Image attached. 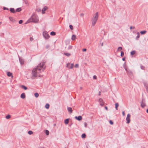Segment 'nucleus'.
Masks as SVG:
<instances>
[{"label": "nucleus", "mask_w": 148, "mask_h": 148, "mask_svg": "<svg viewBox=\"0 0 148 148\" xmlns=\"http://www.w3.org/2000/svg\"><path fill=\"white\" fill-rule=\"evenodd\" d=\"M45 62H41L36 67L34 68L32 70V79H34L37 76L39 77H42V75L40 74L41 71H43L45 69L46 66H44Z\"/></svg>", "instance_id": "f257e3e1"}, {"label": "nucleus", "mask_w": 148, "mask_h": 148, "mask_svg": "<svg viewBox=\"0 0 148 148\" xmlns=\"http://www.w3.org/2000/svg\"><path fill=\"white\" fill-rule=\"evenodd\" d=\"M99 17V14L98 12H96L95 14L93 15V17L92 19V26H94L97 20H98Z\"/></svg>", "instance_id": "f03ea898"}, {"label": "nucleus", "mask_w": 148, "mask_h": 148, "mask_svg": "<svg viewBox=\"0 0 148 148\" xmlns=\"http://www.w3.org/2000/svg\"><path fill=\"white\" fill-rule=\"evenodd\" d=\"M29 22L37 23L38 21V16L35 14H33L29 20Z\"/></svg>", "instance_id": "7ed1b4c3"}, {"label": "nucleus", "mask_w": 148, "mask_h": 148, "mask_svg": "<svg viewBox=\"0 0 148 148\" xmlns=\"http://www.w3.org/2000/svg\"><path fill=\"white\" fill-rule=\"evenodd\" d=\"M42 34L46 40L48 39L50 37L49 35L47 34V33L46 31H44Z\"/></svg>", "instance_id": "20e7f679"}, {"label": "nucleus", "mask_w": 148, "mask_h": 148, "mask_svg": "<svg viewBox=\"0 0 148 148\" xmlns=\"http://www.w3.org/2000/svg\"><path fill=\"white\" fill-rule=\"evenodd\" d=\"M126 72L128 75L130 77L132 76L133 75V73L132 71L129 69H127L126 71Z\"/></svg>", "instance_id": "39448f33"}, {"label": "nucleus", "mask_w": 148, "mask_h": 148, "mask_svg": "<svg viewBox=\"0 0 148 148\" xmlns=\"http://www.w3.org/2000/svg\"><path fill=\"white\" fill-rule=\"evenodd\" d=\"M74 66V64L73 63L70 64L68 63L66 64V67L69 69H72Z\"/></svg>", "instance_id": "423d86ee"}, {"label": "nucleus", "mask_w": 148, "mask_h": 148, "mask_svg": "<svg viewBox=\"0 0 148 148\" xmlns=\"http://www.w3.org/2000/svg\"><path fill=\"white\" fill-rule=\"evenodd\" d=\"M130 115L129 114H128L127 115V116L126 118V120L127 121V123H129L130 121Z\"/></svg>", "instance_id": "0eeeda50"}, {"label": "nucleus", "mask_w": 148, "mask_h": 148, "mask_svg": "<svg viewBox=\"0 0 148 148\" xmlns=\"http://www.w3.org/2000/svg\"><path fill=\"white\" fill-rule=\"evenodd\" d=\"M48 9V8L47 6H45L44 7L42 8V13L43 14H44L45 13V11L47 10Z\"/></svg>", "instance_id": "6e6552de"}, {"label": "nucleus", "mask_w": 148, "mask_h": 148, "mask_svg": "<svg viewBox=\"0 0 148 148\" xmlns=\"http://www.w3.org/2000/svg\"><path fill=\"white\" fill-rule=\"evenodd\" d=\"M19 57V62L21 65H23L24 64V60L21 57H20L19 56H18Z\"/></svg>", "instance_id": "1a4fd4ad"}, {"label": "nucleus", "mask_w": 148, "mask_h": 148, "mask_svg": "<svg viewBox=\"0 0 148 148\" xmlns=\"http://www.w3.org/2000/svg\"><path fill=\"white\" fill-rule=\"evenodd\" d=\"M75 118L77 120L80 121L82 119V117L81 116H76L75 117Z\"/></svg>", "instance_id": "9d476101"}, {"label": "nucleus", "mask_w": 148, "mask_h": 148, "mask_svg": "<svg viewBox=\"0 0 148 148\" xmlns=\"http://www.w3.org/2000/svg\"><path fill=\"white\" fill-rule=\"evenodd\" d=\"M99 102L100 103V105L103 106V99L101 98H100L99 99Z\"/></svg>", "instance_id": "9b49d317"}, {"label": "nucleus", "mask_w": 148, "mask_h": 148, "mask_svg": "<svg viewBox=\"0 0 148 148\" xmlns=\"http://www.w3.org/2000/svg\"><path fill=\"white\" fill-rule=\"evenodd\" d=\"M10 11L11 13H16L15 10L13 8H10Z\"/></svg>", "instance_id": "f8f14e48"}, {"label": "nucleus", "mask_w": 148, "mask_h": 148, "mask_svg": "<svg viewBox=\"0 0 148 148\" xmlns=\"http://www.w3.org/2000/svg\"><path fill=\"white\" fill-rule=\"evenodd\" d=\"M7 74L8 76V77H13V76H12V73H11L10 72H9V71L7 72Z\"/></svg>", "instance_id": "ddd939ff"}, {"label": "nucleus", "mask_w": 148, "mask_h": 148, "mask_svg": "<svg viewBox=\"0 0 148 148\" xmlns=\"http://www.w3.org/2000/svg\"><path fill=\"white\" fill-rule=\"evenodd\" d=\"M69 119H67L65 120L64 122L65 124L66 125L69 122Z\"/></svg>", "instance_id": "4468645a"}, {"label": "nucleus", "mask_w": 148, "mask_h": 148, "mask_svg": "<svg viewBox=\"0 0 148 148\" xmlns=\"http://www.w3.org/2000/svg\"><path fill=\"white\" fill-rule=\"evenodd\" d=\"M21 97L22 99H24L25 98V95L24 93H22L21 94Z\"/></svg>", "instance_id": "2eb2a0df"}, {"label": "nucleus", "mask_w": 148, "mask_h": 148, "mask_svg": "<svg viewBox=\"0 0 148 148\" xmlns=\"http://www.w3.org/2000/svg\"><path fill=\"white\" fill-rule=\"evenodd\" d=\"M21 87L22 88L25 90H26L27 89V88L25 85H22L21 86Z\"/></svg>", "instance_id": "dca6fc26"}, {"label": "nucleus", "mask_w": 148, "mask_h": 148, "mask_svg": "<svg viewBox=\"0 0 148 148\" xmlns=\"http://www.w3.org/2000/svg\"><path fill=\"white\" fill-rule=\"evenodd\" d=\"M67 109L68 111L70 113V114H71L73 110L71 108L68 107Z\"/></svg>", "instance_id": "f3484780"}, {"label": "nucleus", "mask_w": 148, "mask_h": 148, "mask_svg": "<svg viewBox=\"0 0 148 148\" xmlns=\"http://www.w3.org/2000/svg\"><path fill=\"white\" fill-rule=\"evenodd\" d=\"M123 68L125 69V71H126V70L128 69L127 67V66L126 65L125 62L124 64L123 65Z\"/></svg>", "instance_id": "a211bd4d"}, {"label": "nucleus", "mask_w": 148, "mask_h": 148, "mask_svg": "<svg viewBox=\"0 0 148 148\" xmlns=\"http://www.w3.org/2000/svg\"><path fill=\"white\" fill-rule=\"evenodd\" d=\"M22 9L21 8H18L15 10L16 12H19L21 11Z\"/></svg>", "instance_id": "6ab92c4d"}, {"label": "nucleus", "mask_w": 148, "mask_h": 148, "mask_svg": "<svg viewBox=\"0 0 148 148\" xmlns=\"http://www.w3.org/2000/svg\"><path fill=\"white\" fill-rule=\"evenodd\" d=\"M115 107L116 109V110H118V106H119V103H116L115 104Z\"/></svg>", "instance_id": "aec40b11"}, {"label": "nucleus", "mask_w": 148, "mask_h": 148, "mask_svg": "<svg viewBox=\"0 0 148 148\" xmlns=\"http://www.w3.org/2000/svg\"><path fill=\"white\" fill-rule=\"evenodd\" d=\"M50 35L51 36H55L56 34V33L55 32H54L53 31H52L50 33Z\"/></svg>", "instance_id": "412c9836"}, {"label": "nucleus", "mask_w": 148, "mask_h": 148, "mask_svg": "<svg viewBox=\"0 0 148 148\" xmlns=\"http://www.w3.org/2000/svg\"><path fill=\"white\" fill-rule=\"evenodd\" d=\"M147 32V31L145 30L142 31L140 32V33L141 34H145Z\"/></svg>", "instance_id": "4be33fe9"}, {"label": "nucleus", "mask_w": 148, "mask_h": 148, "mask_svg": "<svg viewBox=\"0 0 148 148\" xmlns=\"http://www.w3.org/2000/svg\"><path fill=\"white\" fill-rule=\"evenodd\" d=\"M135 53L136 51L134 50H133L131 52L130 54L132 56H133Z\"/></svg>", "instance_id": "5701e85b"}, {"label": "nucleus", "mask_w": 148, "mask_h": 148, "mask_svg": "<svg viewBox=\"0 0 148 148\" xmlns=\"http://www.w3.org/2000/svg\"><path fill=\"white\" fill-rule=\"evenodd\" d=\"M145 106V103H144L143 101L141 103V106L142 108H143Z\"/></svg>", "instance_id": "b1692460"}, {"label": "nucleus", "mask_w": 148, "mask_h": 148, "mask_svg": "<svg viewBox=\"0 0 148 148\" xmlns=\"http://www.w3.org/2000/svg\"><path fill=\"white\" fill-rule=\"evenodd\" d=\"M64 55L67 57H69L71 55V54L70 53H64Z\"/></svg>", "instance_id": "393cba45"}, {"label": "nucleus", "mask_w": 148, "mask_h": 148, "mask_svg": "<svg viewBox=\"0 0 148 148\" xmlns=\"http://www.w3.org/2000/svg\"><path fill=\"white\" fill-rule=\"evenodd\" d=\"M9 19L11 21H12L13 22H14L15 21V20L12 17H10Z\"/></svg>", "instance_id": "a878e982"}, {"label": "nucleus", "mask_w": 148, "mask_h": 148, "mask_svg": "<svg viewBox=\"0 0 148 148\" xmlns=\"http://www.w3.org/2000/svg\"><path fill=\"white\" fill-rule=\"evenodd\" d=\"M5 118L7 119H9L11 118V115L10 114H8L6 116Z\"/></svg>", "instance_id": "bb28decb"}, {"label": "nucleus", "mask_w": 148, "mask_h": 148, "mask_svg": "<svg viewBox=\"0 0 148 148\" xmlns=\"http://www.w3.org/2000/svg\"><path fill=\"white\" fill-rule=\"evenodd\" d=\"M81 137L82 138H85L86 137V134L85 133H83Z\"/></svg>", "instance_id": "cd10ccee"}, {"label": "nucleus", "mask_w": 148, "mask_h": 148, "mask_svg": "<svg viewBox=\"0 0 148 148\" xmlns=\"http://www.w3.org/2000/svg\"><path fill=\"white\" fill-rule=\"evenodd\" d=\"M49 104L47 103L45 106V108L47 109H48L49 107Z\"/></svg>", "instance_id": "c85d7f7f"}, {"label": "nucleus", "mask_w": 148, "mask_h": 148, "mask_svg": "<svg viewBox=\"0 0 148 148\" xmlns=\"http://www.w3.org/2000/svg\"><path fill=\"white\" fill-rule=\"evenodd\" d=\"M45 133L47 135H48L49 134V132L48 130H46L45 131Z\"/></svg>", "instance_id": "c756f323"}, {"label": "nucleus", "mask_w": 148, "mask_h": 148, "mask_svg": "<svg viewBox=\"0 0 148 148\" xmlns=\"http://www.w3.org/2000/svg\"><path fill=\"white\" fill-rule=\"evenodd\" d=\"M137 36L136 38V40H138V38L140 37V35L139 33V32H137Z\"/></svg>", "instance_id": "7c9ffc66"}, {"label": "nucleus", "mask_w": 148, "mask_h": 148, "mask_svg": "<svg viewBox=\"0 0 148 148\" xmlns=\"http://www.w3.org/2000/svg\"><path fill=\"white\" fill-rule=\"evenodd\" d=\"M34 95L36 97H38L39 96V94L37 92H36L34 93Z\"/></svg>", "instance_id": "2f4dec72"}, {"label": "nucleus", "mask_w": 148, "mask_h": 148, "mask_svg": "<svg viewBox=\"0 0 148 148\" xmlns=\"http://www.w3.org/2000/svg\"><path fill=\"white\" fill-rule=\"evenodd\" d=\"M28 133L29 135H31L33 134V132L32 131H29L28 132Z\"/></svg>", "instance_id": "473e14b6"}, {"label": "nucleus", "mask_w": 148, "mask_h": 148, "mask_svg": "<svg viewBox=\"0 0 148 148\" xmlns=\"http://www.w3.org/2000/svg\"><path fill=\"white\" fill-rule=\"evenodd\" d=\"M73 46L71 45H69L67 48L68 50H70L72 49Z\"/></svg>", "instance_id": "72a5a7b5"}, {"label": "nucleus", "mask_w": 148, "mask_h": 148, "mask_svg": "<svg viewBox=\"0 0 148 148\" xmlns=\"http://www.w3.org/2000/svg\"><path fill=\"white\" fill-rule=\"evenodd\" d=\"M121 57L123 56L124 54V52L123 51H121Z\"/></svg>", "instance_id": "f704fd0d"}, {"label": "nucleus", "mask_w": 148, "mask_h": 148, "mask_svg": "<svg viewBox=\"0 0 148 148\" xmlns=\"http://www.w3.org/2000/svg\"><path fill=\"white\" fill-rule=\"evenodd\" d=\"M36 11L38 12H39L41 11V9L40 8H38L36 9Z\"/></svg>", "instance_id": "c9c22d12"}, {"label": "nucleus", "mask_w": 148, "mask_h": 148, "mask_svg": "<svg viewBox=\"0 0 148 148\" xmlns=\"http://www.w3.org/2000/svg\"><path fill=\"white\" fill-rule=\"evenodd\" d=\"M122 47H119L118 48V49H117V51H121V50L122 49Z\"/></svg>", "instance_id": "e433bc0d"}, {"label": "nucleus", "mask_w": 148, "mask_h": 148, "mask_svg": "<svg viewBox=\"0 0 148 148\" xmlns=\"http://www.w3.org/2000/svg\"><path fill=\"white\" fill-rule=\"evenodd\" d=\"M69 27H70V29L71 30H73V27L72 26V25H69Z\"/></svg>", "instance_id": "4c0bfd02"}, {"label": "nucleus", "mask_w": 148, "mask_h": 148, "mask_svg": "<svg viewBox=\"0 0 148 148\" xmlns=\"http://www.w3.org/2000/svg\"><path fill=\"white\" fill-rule=\"evenodd\" d=\"M109 122L111 125H113L114 123L111 120L109 121Z\"/></svg>", "instance_id": "58836bf2"}, {"label": "nucleus", "mask_w": 148, "mask_h": 148, "mask_svg": "<svg viewBox=\"0 0 148 148\" xmlns=\"http://www.w3.org/2000/svg\"><path fill=\"white\" fill-rule=\"evenodd\" d=\"M23 22V21L22 20H21L20 21H19L18 23L20 24H22Z\"/></svg>", "instance_id": "ea45409f"}, {"label": "nucleus", "mask_w": 148, "mask_h": 148, "mask_svg": "<svg viewBox=\"0 0 148 148\" xmlns=\"http://www.w3.org/2000/svg\"><path fill=\"white\" fill-rule=\"evenodd\" d=\"M69 43L70 41L69 40H66L65 41V43L66 45Z\"/></svg>", "instance_id": "a19ab883"}, {"label": "nucleus", "mask_w": 148, "mask_h": 148, "mask_svg": "<svg viewBox=\"0 0 148 148\" xmlns=\"http://www.w3.org/2000/svg\"><path fill=\"white\" fill-rule=\"evenodd\" d=\"M78 66H79V64H76L75 65V67L77 68L78 67Z\"/></svg>", "instance_id": "79ce46f5"}, {"label": "nucleus", "mask_w": 148, "mask_h": 148, "mask_svg": "<svg viewBox=\"0 0 148 148\" xmlns=\"http://www.w3.org/2000/svg\"><path fill=\"white\" fill-rule=\"evenodd\" d=\"M71 39L73 40H74V34H73L72 35Z\"/></svg>", "instance_id": "37998d69"}, {"label": "nucleus", "mask_w": 148, "mask_h": 148, "mask_svg": "<svg viewBox=\"0 0 148 148\" xmlns=\"http://www.w3.org/2000/svg\"><path fill=\"white\" fill-rule=\"evenodd\" d=\"M84 124L85 127H87V123L86 122H84Z\"/></svg>", "instance_id": "c03bdc74"}, {"label": "nucleus", "mask_w": 148, "mask_h": 148, "mask_svg": "<svg viewBox=\"0 0 148 148\" xmlns=\"http://www.w3.org/2000/svg\"><path fill=\"white\" fill-rule=\"evenodd\" d=\"M145 88L147 92L148 93V86H145Z\"/></svg>", "instance_id": "a18cd8bd"}, {"label": "nucleus", "mask_w": 148, "mask_h": 148, "mask_svg": "<svg viewBox=\"0 0 148 148\" xmlns=\"http://www.w3.org/2000/svg\"><path fill=\"white\" fill-rule=\"evenodd\" d=\"M93 78L94 79H96L97 78V76L95 75H94L93 76Z\"/></svg>", "instance_id": "49530a36"}, {"label": "nucleus", "mask_w": 148, "mask_h": 148, "mask_svg": "<svg viewBox=\"0 0 148 148\" xmlns=\"http://www.w3.org/2000/svg\"><path fill=\"white\" fill-rule=\"evenodd\" d=\"M3 9L4 10H8V8H6L5 7H3Z\"/></svg>", "instance_id": "de8ad7c7"}, {"label": "nucleus", "mask_w": 148, "mask_h": 148, "mask_svg": "<svg viewBox=\"0 0 148 148\" xmlns=\"http://www.w3.org/2000/svg\"><path fill=\"white\" fill-rule=\"evenodd\" d=\"M49 47V45H47L46 46V48L48 49Z\"/></svg>", "instance_id": "09e8293b"}, {"label": "nucleus", "mask_w": 148, "mask_h": 148, "mask_svg": "<svg viewBox=\"0 0 148 148\" xmlns=\"http://www.w3.org/2000/svg\"><path fill=\"white\" fill-rule=\"evenodd\" d=\"M141 69H142L144 70V69L145 67L143 66H140Z\"/></svg>", "instance_id": "8fccbe9b"}, {"label": "nucleus", "mask_w": 148, "mask_h": 148, "mask_svg": "<svg viewBox=\"0 0 148 148\" xmlns=\"http://www.w3.org/2000/svg\"><path fill=\"white\" fill-rule=\"evenodd\" d=\"M135 27H132V26H131L130 27V29H134L135 28Z\"/></svg>", "instance_id": "3c124183"}, {"label": "nucleus", "mask_w": 148, "mask_h": 148, "mask_svg": "<svg viewBox=\"0 0 148 148\" xmlns=\"http://www.w3.org/2000/svg\"><path fill=\"white\" fill-rule=\"evenodd\" d=\"M34 40V38L32 37H30V40L31 41H32Z\"/></svg>", "instance_id": "603ef678"}, {"label": "nucleus", "mask_w": 148, "mask_h": 148, "mask_svg": "<svg viewBox=\"0 0 148 148\" xmlns=\"http://www.w3.org/2000/svg\"><path fill=\"white\" fill-rule=\"evenodd\" d=\"M86 51V48H84L83 49L82 51Z\"/></svg>", "instance_id": "864d4df0"}, {"label": "nucleus", "mask_w": 148, "mask_h": 148, "mask_svg": "<svg viewBox=\"0 0 148 148\" xmlns=\"http://www.w3.org/2000/svg\"><path fill=\"white\" fill-rule=\"evenodd\" d=\"M122 114L123 116H124L125 115V113L124 111H123L122 112Z\"/></svg>", "instance_id": "5fc2aeb1"}, {"label": "nucleus", "mask_w": 148, "mask_h": 148, "mask_svg": "<svg viewBox=\"0 0 148 148\" xmlns=\"http://www.w3.org/2000/svg\"><path fill=\"white\" fill-rule=\"evenodd\" d=\"M122 60L123 61H124L125 60V57L123 58H122Z\"/></svg>", "instance_id": "6e6d98bb"}, {"label": "nucleus", "mask_w": 148, "mask_h": 148, "mask_svg": "<svg viewBox=\"0 0 148 148\" xmlns=\"http://www.w3.org/2000/svg\"><path fill=\"white\" fill-rule=\"evenodd\" d=\"M105 109L106 110H108V107H107V106H105Z\"/></svg>", "instance_id": "4d7b16f0"}, {"label": "nucleus", "mask_w": 148, "mask_h": 148, "mask_svg": "<svg viewBox=\"0 0 148 148\" xmlns=\"http://www.w3.org/2000/svg\"><path fill=\"white\" fill-rule=\"evenodd\" d=\"M84 14H83V13H81V14H80V15H81V16H84Z\"/></svg>", "instance_id": "13d9d810"}, {"label": "nucleus", "mask_w": 148, "mask_h": 148, "mask_svg": "<svg viewBox=\"0 0 148 148\" xmlns=\"http://www.w3.org/2000/svg\"><path fill=\"white\" fill-rule=\"evenodd\" d=\"M101 95V92L100 91H99V95Z\"/></svg>", "instance_id": "bf43d9fd"}, {"label": "nucleus", "mask_w": 148, "mask_h": 148, "mask_svg": "<svg viewBox=\"0 0 148 148\" xmlns=\"http://www.w3.org/2000/svg\"><path fill=\"white\" fill-rule=\"evenodd\" d=\"M25 2L26 4H27V1H25Z\"/></svg>", "instance_id": "052dcab7"}, {"label": "nucleus", "mask_w": 148, "mask_h": 148, "mask_svg": "<svg viewBox=\"0 0 148 148\" xmlns=\"http://www.w3.org/2000/svg\"><path fill=\"white\" fill-rule=\"evenodd\" d=\"M76 39V36L75 35V40Z\"/></svg>", "instance_id": "680f3d73"}, {"label": "nucleus", "mask_w": 148, "mask_h": 148, "mask_svg": "<svg viewBox=\"0 0 148 148\" xmlns=\"http://www.w3.org/2000/svg\"><path fill=\"white\" fill-rule=\"evenodd\" d=\"M146 112L147 113H148V109H147V110H146Z\"/></svg>", "instance_id": "e2e57ef3"}, {"label": "nucleus", "mask_w": 148, "mask_h": 148, "mask_svg": "<svg viewBox=\"0 0 148 148\" xmlns=\"http://www.w3.org/2000/svg\"><path fill=\"white\" fill-rule=\"evenodd\" d=\"M101 46H103V43H101Z\"/></svg>", "instance_id": "0e129e2a"}, {"label": "nucleus", "mask_w": 148, "mask_h": 148, "mask_svg": "<svg viewBox=\"0 0 148 148\" xmlns=\"http://www.w3.org/2000/svg\"><path fill=\"white\" fill-rule=\"evenodd\" d=\"M38 148H45L44 147H39Z\"/></svg>", "instance_id": "69168bd1"}, {"label": "nucleus", "mask_w": 148, "mask_h": 148, "mask_svg": "<svg viewBox=\"0 0 148 148\" xmlns=\"http://www.w3.org/2000/svg\"><path fill=\"white\" fill-rule=\"evenodd\" d=\"M73 123H72L71 124H70L69 125V126H71V125H72Z\"/></svg>", "instance_id": "338daca9"}, {"label": "nucleus", "mask_w": 148, "mask_h": 148, "mask_svg": "<svg viewBox=\"0 0 148 148\" xmlns=\"http://www.w3.org/2000/svg\"><path fill=\"white\" fill-rule=\"evenodd\" d=\"M80 88V89H82V87H81Z\"/></svg>", "instance_id": "774afa93"}]
</instances>
